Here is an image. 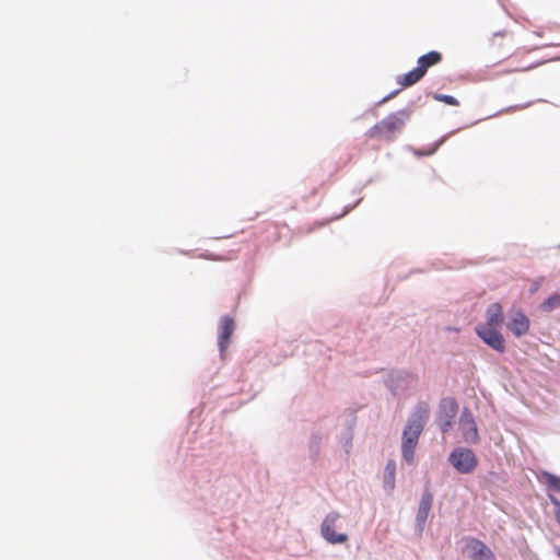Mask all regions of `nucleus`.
I'll list each match as a JSON object with an SVG mask.
<instances>
[{
	"label": "nucleus",
	"mask_w": 560,
	"mask_h": 560,
	"mask_svg": "<svg viewBox=\"0 0 560 560\" xmlns=\"http://www.w3.org/2000/svg\"><path fill=\"white\" fill-rule=\"evenodd\" d=\"M442 61V54L435 50L429 51L428 54L421 56L418 58V68L423 72V74L427 73L428 69L440 63Z\"/></svg>",
	"instance_id": "14"
},
{
	"label": "nucleus",
	"mask_w": 560,
	"mask_h": 560,
	"mask_svg": "<svg viewBox=\"0 0 560 560\" xmlns=\"http://www.w3.org/2000/svg\"><path fill=\"white\" fill-rule=\"evenodd\" d=\"M548 498L551 502V504L553 505L555 510H553V513H555V516H556V520L557 522L560 524V500L557 499L555 495L552 494H548Z\"/></svg>",
	"instance_id": "19"
},
{
	"label": "nucleus",
	"mask_w": 560,
	"mask_h": 560,
	"mask_svg": "<svg viewBox=\"0 0 560 560\" xmlns=\"http://www.w3.org/2000/svg\"><path fill=\"white\" fill-rule=\"evenodd\" d=\"M235 323L234 319L230 316H224L220 320L219 325V335H218V345L221 354L225 352L229 347L230 339L234 332Z\"/></svg>",
	"instance_id": "10"
},
{
	"label": "nucleus",
	"mask_w": 560,
	"mask_h": 560,
	"mask_svg": "<svg viewBox=\"0 0 560 560\" xmlns=\"http://www.w3.org/2000/svg\"><path fill=\"white\" fill-rule=\"evenodd\" d=\"M433 98L439 101V102H443L447 105H451V106H458L459 105V102L452 95H445V94H434L433 95Z\"/></svg>",
	"instance_id": "18"
},
{
	"label": "nucleus",
	"mask_w": 560,
	"mask_h": 560,
	"mask_svg": "<svg viewBox=\"0 0 560 560\" xmlns=\"http://www.w3.org/2000/svg\"><path fill=\"white\" fill-rule=\"evenodd\" d=\"M432 502H433L432 493L429 490H425L424 493L422 494V498L419 503L418 512H417V522L421 526L425 523V521L429 516V512L432 508Z\"/></svg>",
	"instance_id": "13"
},
{
	"label": "nucleus",
	"mask_w": 560,
	"mask_h": 560,
	"mask_svg": "<svg viewBox=\"0 0 560 560\" xmlns=\"http://www.w3.org/2000/svg\"><path fill=\"white\" fill-rule=\"evenodd\" d=\"M407 115L404 112H398L387 116L382 121L374 125L369 131L370 138L384 137L388 140L394 138L396 132L402 130Z\"/></svg>",
	"instance_id": "2"
},
{
	"label": "nucleus",
	"mask_w": 560,
	"mask_h": 560,
	"mask_svg": "<svg viewBox=\"0 0 560 560\" xmlns=\"http://www.w3.org/2000/svg\"><path fill=\"white\" fill-rule=\"evenodd\" d=\"M540 482H544L549 489L560 492V477L548 471H541L538 476Z\"/></svg>",
	"instance_id": "16"
},
{
	"label": "nucleus",
	"mask_w": 560,
	"mask_h": 560,
	"mask_svg": "<svg viewBox=\"0 0 560 560\" xmlns=\"http://www.w3.org/2000/svg\"><path fill=\"white\" fill-rule=\"evenodd\" d=\"M429 417V407L427 404H420L416 411L409 418L402 432L401 454L404 459L412 464L415 458V450L418 444L419 436L423 430L424 423Z\"/></svg>",
	"instance_id": "1"
},
{
	"label": "nucleus",
	"mask_w": 560,
	"mask_h": 560,
	"mask_svg": "<svg viewBox=\"0 0 560 560\" xmlns=\"http://www.w3.org/2000/svg\"><path fill=\"white\" fill-rule=\"evenodd\" d=\"M490 49L498 57H508L512 49V36L506 33H495L490 40Z\"/></svg>",
	"instance_id": "11"
},
{
	"label": "nucleus",
	"mask_w": 560,
	"mask_h": 560,
	"mask_svg": "<svg viewBox=\"0 0 560 560\" xmlns=\"http://www.w3.org/2000/svg\"><path fill=\"white\" fill-rule=\"evenodd\" d=\"M486 318L487 322L485 324H480L479 326H488L489 328L493 329H497L499 326H501L504 320L503 308L501 304H490L486 311Z\"/></svg>",
	"instance_id": "12"
},
{
	"label": "nucleus",
	"mask_w": 560,
	"mask_h": 560,
	"mask_svg": "<svg viewBox=\"0 0 560 560\" xmlns=\"http://www.w3.org/2000/svg\"><path fill=\"white\" fill-rule=\"evenodd\" d=\"M424 77L423 72L416 67L411 71L397 78V83L402 88H408L419 82Z\"/></svg>",
	"instance_id": "15"
},
{
	"label": "nucleus",
	"mask_w": 560,
	"mask_h": 560,
	"mask_svg": "<svg viewBox=\"0 0 560 560\" xmlns=\"http://www.w3.org/2000/svg\"><path fill=\"white\" fill-rule=\"evenodd\" d=\"M475 330L482 341L489 347L499 352H504V338L498 329L489 328L488 326H476Z\"/></svg>",
	"instance_id": "7"
},
{
	"label": "nucleus",
	"mask_w": 560,
	"mask_h": 560,
	"mask_svg": "<svg viewBox=\"0 0 560 560\" xmlns=\"http://www.w3.org/2000/svg\"><path fill=\"white\" fill-rule=\"evenodd\" d=\"M340 518L339 513L330 512L322 523L320 533L322 536L332 545L343 544L348 541L347 534H337L335 528L337 526V522Z\"/></svg>",
	"instance_id": "5"
},
{
	"label": "nucleus",
	"mask_w": 560,
	"mask_h": 560,
	"mask_svg": "<svg viewBox=\"0 0 560 560\" xmlns=\"http://www.w3.org/2000/svg\"><path fill=\"white\" fill-rule=\"evenodd\" d=\"M506 327L515 337L520 338L529 331L530 320L522 311L517 310L510 314Z\"/></svg>",
	"instance_id": "8"
},
{
	"label": "nucleus",
	"mask_w": 560,
	"mask_h": 560,
	"mask_svg": "<svg viewBox=\"0 0 560 560\" xmlns=\"http://www.w3.org/2000/svg\"><path fill=\"white\" fill-rule=\"evenodd\" d=\"M448 460L458 472L464 475L472 472L478 465L475 453L466 447L454 448L448 456Z\"/></svg>",
	"instance_id": "3"
},
{
	"label": "nucleus",
	"mask_w": 560,
	"mask_h": 560,
	"mask_svg": "<svg viewBox=\"0 0 560 560\" xmlns=\"http://www.w3.org/2000/svg\"><path fill=\"white\" fill-rule=\"evenodd\" d=\"M560 307V294H553L540 304V310L551 312Z\"/></svg>",
	"instance_id": "17"
},
{
	"label": "nucleus",
	"mask_w": 560,
	"mask_h": 560,
	"mask_svg": "<svg viewBox=\"0 0 560 560\" xmlns=\"http://www.w3.org/2000/svg\"><path fill=\"white\" fill-rule=\"evenodd\" d=\"M386 471L389 474L392 478H394L395 474V464L393 462L388 463L386 466Z\"/></svg>",
	"instance_id": "20"
},
{
	"label": "nucleus",
	"mask_w": 560,
	"mask_h": 560,
	"mask_svg": "<svg viewBox=\"0 0 560 560\" xmlns=\"http://www.w3.org/2000/svg\"><path fill=\"white\" fill-rule=\"evenodd\" d=\"M463 552L472 560H497L493 551L483 541L474 537L465 539Z\"/></svg>",
	"instance_id": "4"
},
{
	"label": "nucleus",
	"mask_w": 560,
	"mask_h": 560,
	"mask_svg": "<svg viewBox=\"0 0 560 560\" xmlns=\"http://www.w3.org/2000/svg\"><path fill=\"white\" fill-rule=\"evenodd\" d=\"M459 428L464 438V441L469 444H476L479 442V434L475 419L467 410L463 411L459 420Z\"/></svg>",
	"instance_id": "9"
},
{
	"label": "nucleus",
	"mask_w": 560,
	"mask_h": 560,
	"mask_svg": "<svg viewBox=\"0 0 560 560\" xmlns=\"http://www.w3.org/2000/svg\"><path fill=\"white\" fill-rule=\"evenodd\" d=\"M458 412V404L452 397L443 398L439 406V423L442 432H447Z\"/></svg>",
	"instance_id": "6"
}]
</instances>
